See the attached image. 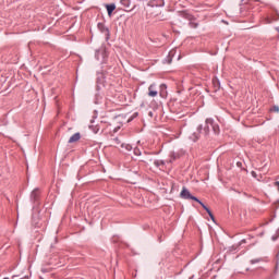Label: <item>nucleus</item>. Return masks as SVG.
Instances as JSON below:
<instances>
[{
  "instance_id": "obj_1",
  "label": "nucleus",
  "mask_w": 279,
  "mask_h": 279,
  "mask_svg": "<svg viewBox=\"0 0 279 279\" xmlns=\"http://www.w3.org/2000/svg\"><path fill=\"white\" fill-rule=\"evenodd\" d=\"M205 123H206V125L204 128V132L206 135H208L210 133V128H211L214 134H216V135L220 134L221 130L219 129V124H217L213 118H207L205 120Z\"/></svg>"
},
{
  "instance_id": "obj_2",
  "label": "nucleus",
  "mask_w": 279,
  "mask_h": 279,
  "mask_svg": "<svg viewBox=\"0 0 279 279\" xmlns=\"http://www.w3.org/2000/svg\"><path fill=\"white\" fill-rule=\"evenodd\" d=\"M179 16L181 19H185V21H189V26L192 27V29H197L199 27V23H197V19L193 16L189 11H181L179 12Z\"/></svg>"
},
{
  "instance_id": "obj_3",
  "label": "nucleus",
  "mask_w": 279,
  "mask_h": 279,
  "mask_svg": "<svg viewBox=\"0 0 279 279\" xmlns=\"http://www.w3.org/2000/svg\"><path fill=\"white\" fill-rule=\"evenodd\" d=\"M180 195L182 199H193V202H199V198L193 196L186 187L182 189Z\"/></svg>"
},
{
  "instance_id": "obj_4",
  "label": "nucleus",
  "mask_w": 279,
  "mask_h": 279,
  "mask_svg": "<svg viewBox=\"0 0 279 279\" xmlns=\"http://www.w3.org/2000/svg\"><path fill=\"white\" fill-rule=\"evenodd\" d=\"M148 5H150V8H162L165 7V0H150Z\"/></svg>"
},
{
  "instance_id": "obj_5",
  "label": "nucleus",
  "mask_w": 279,
  "mask_h": 279,
  "mask_svg": "<svg viewBox=\"0 0 279 279\" xmlns=\"http://www.w3.org/2000/svg\"><path fill=\"white\" fill-rule=\"evenodd\" d=\"M197 204H199L202 208L206 210L207 215H209L210 219L215 221V215H213V211H210V208H208V206H206L202 201H198Z\"/></svg>"
},
{
  "instance_id": "obj_6",
  "label": "nucleus",
  "mask_w": 279,
  "mask_h": 279,
  "mask_svg": "<svg viewBox=\"0 0 279 279\" xmlns=\"http://www.w3.org/2000/svg\"><path fill=\"white\" fill-rule=\"evenodd\" d=\"M197 204H199L202 208L206 210L207 215H209L210 219L215 221V215H213V211H210V208H208V206H206L202 201H198Z\"/></svg>"
},
{
  "instance_id": "obj_7",
  "label": "nucleus",
  "mask_w": 279,
  "mask_h": 279,
  "mask_svg": "<svg viewBox=\"0 0 279 279\" xmlns=\"http://www.w3.org/2000/svg\"><path fill=\"white\" fill-rule=\"evenodd\" d=\"M197 204H199L202 208L206 210L207 215H209L210 219L215 221V215H213V211H210V208H208V206H206L202 201H198Z\"/></svg>"
},
{
  "instance_id": "obj_8",
  "label": "nucleus",
  "mask_w": 279,
  "mask_h": 279,
  "mask_svg": "<svg viewBox=\"0 0 279 279\" xmlns=\"http://www.w3.org/2000/svg\"><path fill=\"white\" fill-rule=\"evenodd\" d=\"M197 204H199L202 208L206 210L207 215H209L210 219L215 221V215H213V211H210V208H208V206H206L202 201H198Z\"/></svg>"
},
{
  "instance_id": "obj_9",
  "label": "nucleus",
  "mask_w": 279,
  "mask_h": 279,
  "mask_svg": "<svg viewBox=\"0 0 279 279\" xmlns=\"http://www.w3.org/2000/svg\"><path fill=\"white\" fill-rule=\"evenodd\" d=\"M148 97H158V90H156V85L151 84L148 87Z\"/></svg>"
},
{
  "instance_id": "obj_10",
  "label": "nucleus",
  "mask_w": 279,
  "mask_h": 279,
  "mask_svg": "<svg viewBox=\"0 0 279 279\" xmlns=\"http://www.w3.org/2000/svg\"><path fill=\"white\" fill-rule=\"evenodd\" d=\"M32 202H38L40 199V190L35 189L31 194Z\"/></svg>"
},
{
  "instance_id": "obj_11",
  "label": "nucleus",
  "mask_w": 279,
  "mask_h": 279,
  "mask_svg": "<svg viewBox=\"0 0 279 279\" xmlns=\"http://www.w3.org/2000/svg\"><path fill=\"white\" fill-rule=\"evenodd\" d=\"M106 10L108 12V16H112V13L117 10V5L114 3L105 4Z\"/></svg>"
},
{
  "instance_id": "obj_12",
  "label": "nucleus",
  "mask_w": 279,
  "mask_h": 279,
  "mask_svg": "<svg viewBox=\"0 0 279 279\" xmlns=\"http://www.w3.org/2000/svg\"><path fill=\"white\" fill-rule=\"evenodd\" d=\"M204 128L202 126V125H198L197 126V132L196 133H193V135H192V141H194V143L195 142H197V141H199V133L202 132V130H203Z\"/></svg>"
},
{
  "instance_id": "obj_13",
  "label": "nucleus",
  "mask_w": 279,
  "mask_h": 279,
  "mask_svg": "<svg viewBox=\"0 0 279 279\" xmlns=\"http://www.w3.org/2000/svg\"><path fill=\"white\" fill-rule=\"evenodd\" d=\"M80 138H82V134L80 133H75L73 134L70 138L68 143H77V141H80Z\"/></svg>"
},
{
  "instance_id": "obj_14",
  "label": "nucleus",
  "mask_w": 279,
  "mask_h": 279,
  "mask_svg": "<svg viewBox=\"0 0 279 279\" xmlns=\"http://www.w3.org/2000/svg\"><path fill=\"white\" fill-rule=\"evenodd\" d=\"M159 95L162 98L167 97V86L165 84L160 85V93H159Z\"/></svg>"
},
{
  "instance_id": "obj_15",
  "label": "nucleus",
  "mask_w": 279,
  "mask_h": 279,
  "mask_svg": "<svg viewBox=\"0 0 279 279\" xmlns=\"http://www.w3.org/2000/svg\"><path fill=\"white\" fill-rule=\"evenodd\" d=\"M120 147L124 149V151H132V145L130 144L122 143Z\"/></svg>"
},
{
  "instance_id": "obj_16",
  "label": "nucleus",
  "mask_w": 279,
  "mask_h": 279,
  "mask_svg": "<svg viewBox=\"0 0 279 279\" xmlns=\"http://www.w3.org/2000/svg\"><path fill=\"white\" fill-rule=\"evenodd\" d=\"M120 3L123 5V8H130V5H132L131 0H121Z\"/></svg>"
},
{
  "instance_id": "obj_17",
  "label": "nucleus",
  "mask_w": 279,
  "mask_h": 279,
  "mask_svg": "<svg viewBox=\"0 0 279 279\" xmlns=\"http://www.w3.org/2000/svg\"><path fill=\"white\" fill-rule=\"evenodd\" d=\"M272 21H279V12H278V10H274Z\"/></svg>"
},
{
  "instance_id": "obj_18",
  "label": "nucleus",
  "mask_w": 279,
  "mask_h": 279,
  "mask_svg": "<svg viewBox=\"0 0 279 279\" xmlns=\"http://www.w3.org/2000/svg\"><path fill=\"white\" fill-rule=\"evenodd\" d=\"M112 142L114 143V145H120V147L121 145H123V143H121V140L119 137H114Z\"/></svg>"
},
{
  "instance_id": "obj_19",
  "label": "nucleus",
  "mask_w": 279,
  "mask_h": 279,
  "mask_svg": "<svg viewBox=\"0 0 279 279\" xmlns=\"http://www.w3.org/2000/svg\"><path fill=\"white\" fill-rule=\"evenodd\" d=\"M256 263H263V258L251 259V265H256Z\"/></svg>"
},
{
  "instance_id": "obj_20",
  "label": "nucleus",
  "mask_w": 279,
  "mask_h": 279,
  "mask_svg": "<svg viewBox=\"0 0 279 279\" xmlns=\"http://www.w3.org/2000/svg\"><path fill=\"white\" fill-rule=\"evenodd\" d=\"M154 165H155L156 167H160V165H165V161H162V160H155V161H154Z\"/></svg>"
},
{
  "instance_id": "obj_21",
  "label": "nucleus",
  "mask_w": 279,
  "mask_h": 279,
  "mask_svg": "<svg viewBox=\"0 0 279 279\" xmlns=\"http://www.w3.org/2000/svg\"><path fill=\"white\" fill-rule=\"evenodd\" d=\"M136 117H138V112H134V113L129 118V121H134V119H136Z\"/></svg>"
},
{
  "instance_id": "obj_22",
  "label": "nucleus",
  "mask_w": 279,
  "mask_h": 279,
  "mask_svg": "<svg viewBox=\"0 0 279 279\" xmlns=\"http://www.w3.org/2000/svg\"><path fill=\"white\" fill-rule=\"evenodd\" d=\"M171 56H173V51H170L167 59H168V64H171Z\"/></svg>"
},
{
  "instance_id": "obj_23",
  "label": "nucleus",
  "mask_w": 279,
  "mask_h": 279,
  "mask_svg": "<svg viewBox=\"0 0 279 279\" xmlns=\"http://www.w3.org/2000/svg\"><path fill=\"white\" fill-rule=\"evenodd\" d=\"M120 130H121V125L112 128L113 134H117V132H119Z\"/></svg>"
},
{
  "instance_id": "obj_24",
  "label": "nucleus",
  "mask_w": 279,
  "mask_h": 279,
  "mask_svg": "<svg viewBox=\"0 0 279 279\" xmlns=\"http://www.w3.org/2000/svg\"><path fill=\"white\" fill-rule=\"evenodd\" d=\"M178 158H179V155H178V154L173 153V154L171 155V160H178Z\"/></svg>"
},
{
  "instance_id": "obj_25",
  "label": "nucleus",
  "mask_w": 279,
  "mask_h": 279,
  "mask_svg": "<svg viewBox=\"0 0 279 279\" xmlns=\"http://www.w3.org/2000/svg\"><path fill=\"white\" fill-rule=\"evenodd\" d=\"M270 110H271V112H279V107H278V106H275V107H272Z\"/></svg>"
},
{
  "instance_id": "obj_26",
  "label": "nucleus",
  "mask_w": 279,
  "mask_h": 279,
  "mask_svg": "<svg viewBox=\"0 0 279 279\" xmlns=\"http://www.w3.org/2000/svg\"><path fill=\"white\" fill-rule=\"evenodd\" d=\"M278 236H279V229L277 230L276 235L272 236V241H276L278 239Z\"/></svg>"
},
{
  "instance_id": "obj_27",
  "label": "nucleus",
  "mask_w": 279,
  "mask_h": 279,
  "mask_svg": "<svg viewBox=\"0 0 279 279\" xmlns=\"http://www.w3.org/2000/svg\"><path fill=\"white\" fill-rule=\"evenodd\" d=\"M134 154H135V156H141V150L134 149Z\"/></svg>"
},
{
  "instance_id": "obj_28",
  "label": "nucleus",
  "mask_w": 279,
  "mask_h": 279,
  "mask_svg": "<svg viewBox=\"0 0 279 279\" xmlns=\"http://www.w3.org/2000/svg\"><path fill=\"white\" fill-rule=\"evenodd\" d=\"M251 174L253 175V178H257V174L255 171H252Z\"/></svg>"
},
{
  "instance_id": "obj_29",
  "label": "nucleus",
  "mask_w": 279,
  "mask_h": 279,
  "mask_svg": "<svg viewBox=\"0 0 279 279\" xmlns=\"http://www.w3.org/2000/svg\"><path fill=\"white\" fill-rule=\"evenodd\" d=\"M98 27H99V29H104V24L99 23Z\"/></svg>"
},
{
  "instance_id": "obj_30",
  "label": "nucleus",
  "mask_w": 279,
  "mask_h": 279,
  "mask_svg": "<svg viewBox=\"0 0 279 279\" xmlns=\"http://www.w3.org/2000/svg\"><path fill=\"white\" fill-rule=\"evenodd\" d=\"M243 243H247L246 240H241L240 245H243Z\"/></svg>"
},
{
  "instance_id": "obj_31",
  "label": "nucleus",
  "mask_w": 279,
  "mask_h": 279,
  "mask_svg": "<svg viewBox=\"0 0 279 279\" xmlns=\"http://www.w3.org/2000/svg\"><path fill=\"white\" fill-rule=\"evenodd\" d=\"M97 132H99V129H98V128H96V131H94V134H97Z\"/></svg>"
},
{
  "instance_id": "obj_32",
  "label": "nucleus",
  "mask_w": 279,
  "mask_h": 279,
  "mask_svg": "<svg viewBox=\"0 0 279 279\" xmlns=\"http://www.w3.org/2000/svg\"><path fill=\"white\" fill-rule=\"evenodd\" d=\"M266 23H271V20H269V19H266Z\"/></svg>"
},
{
  "instance_id": "obj_33",
  "label": "nucleus",
  "mask_w": 279,
  "mask_h": 279,
  "mask_svg": "<svg viewBox=\"0 0 279 279\" xmlns=\"http://www.w3.org/2000/svg\"><path fill=\"white\" fill-rule=\"evenodd\" d=\"M161 21H167V17H162Z\"/></svg>"
},
{
  "instance_id": "obj_34",
  "label": "nucleus",
  "mask_w": 279,
  "mask_h": 279,
  "mask_svg": "<svg viewBox=\"0 0 279 279\" xmlns=\"http://www.w3.org/2000/svg\"><path fill=\"white\" fill-rule=\"evenodd\" d=\"M149 117H153V113H151V112H149Z\"/></svg>"
},
{
  "instance_id": "obj_35",
  "label": "nucleus",
  "mask_w": 279,
  "mask_h": 279,
  "mask_svg": "<svg viewBox=\"0 0 279 279\" xmlns=\"http://www.w3.org/2000/svg\"><path fill=\"white\" fill-rule=\"evenodd\" d=\"M277 32H279V26L277 27Z\"/></svg>"
},
{
  "instance_id": "obj_36",
  "label": "nucleus",
  "mask_w": 279,
  "mask_h": 279,
  "mask_svg": "<svg viewBox=\"0 0 279 279\" xmlns=\"http://www.w3.org/2000/svg\"><path fill=\"white\" fill-rule=\"evenodd\" d=\"M3 279H10V278H3Z\"/></svg>"
}]
</instances>
